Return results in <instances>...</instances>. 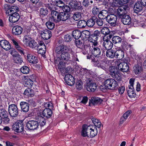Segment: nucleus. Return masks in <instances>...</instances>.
I'll return each instance as SVG.
<instances>
[{
	"label": "nucleus",
	"mask_w": 146,
	"mask_h": 146,
	"mask_svg": "<svg viewBox=\"0 0 146 146\" xmlns=\"http://www.w3.org/2000/svg\"><path fill=\"white\" fill-rule=\"evenodd\" d=\"M52 113V111L50 108H46L43 111L42 114L44 117L48 118L51 117Z\"/></svg>",
	"instance_id": "bb28decb"
},
{
	"label": "nucleus",
	"mask_w": 146,
	"mask_h": 146,
	"mask_svg": "<svg viewBox=\"0 0 146 146\" xmlns=\"http://www.w3.org/2000/svg\"><path fill=\"white\" fill-rule=\"evenodd\" d=\"M93 14L94 15H96L99 13L100 9L96 6H94L92 9Z\"/></svg>",
	"instance_id": "4d7b16f0"
},
{
	"label": "nucleus",
	"mask_w": 146,
	"mask_h": 146,
	"mask_svg": "<svg viewBox=\"0 0 146 146\" xmlns=\"http://www.w3.org/2000/svg\"><path fill=\"white\" fill-rule=\"evenodd\" d=\"M33 81L30 79H26L25 85L27 87L31 88L33 84Z\"/></svg>",
	"instance_id": "864d4df0"
},
{
	"label": "nucleus",
	"mask_w": 146,
	"mask_h": 146,
	"mask_svg": "<svg viewBox=\"0 0 146 146\" xmlns=\"http://www.w3.org/2000/svg\"><path fill=\"white\" fill-rule=\"evenodd\" d=\"M77 26L79 28H84L86 26V21L84 20H80L78 22Z\"/></svg>",
	"instance_id": "49530a36"
},
{
	"label": "nucleus",
	"mask_w": 146,
	"mask_h": 146,
	"mask_svg": "<svg viewBox=\"0 0 146 146\" xmlns=\"http://www.w3.org/2000/svg\"><path fill=\"white\" fill-rule=\"evenodd\" d=\"M118 87V84L116 81L114 79H112L111 85L110 87V90H114L117 89Z\"/></svg>",
	"instance_id": "79ce46f5"
},
{
	"label": "nucleus",
	"mask_w": 146,
	"mask_h": 146,
	"mask_svg": "<svg viewBox=\"0 0 146 146\" xmlns=\"http://www.w3.org/2000/svg\"><path fill=\"white\" fill-rule=\"evenodd\" d=\"M76 88L78 90H81L83 88L82 83L81 80H78L76 82Z\"/></svg>",
	"instance_id": "8fccbe9b"
},
{
	"label": "nucleus",
	"mask_w": 146,
	"mask_h": 146,
	"mask_svg": "<svg viewBox=\"0 0 146 146\" xmlns=\"http://www.w3.org/2000/svg\"><path fill=\"white\" fill-rule=\"evenodd\" d=\"M108 13L107 11L106 10H103L100 11L98 14L99 17L101 19H106L108 17Z\"/></svg>",
	"instance_id": "c756f323"
},
{
	"label": "nucleus",
	"mask_w": 146,
	"mask_h": 146,
	"mask_svg": "<svg viewBox=\"0 0 146 146\" xmlns=\"http://www.w3.org/2000/svg\"><path fill=\"white\" fill-rule=\"evenodd\" d=\"M115 58L120 60L124 57V52L121 50H118L115 51Z\"/></svg>",
	"instance_id": "a878e982"
},
{
	"label": "nucleus",
	"mask_w": 146,
	"mask_h": 146,
	"mask_svg": "<svg viewBox=\"0 0 146 146\" xmlns=\"http://www.w3.org/2000/svg\"><path fill=\"white\" fill-rule=\"evenodd\" d=\"M97 87L96 83L90 82L86 84V88L88 91L94 92L96 89Z\"/></svg>",
	"instance_id": "dca6fc26"
},
{
	"label": "nucleus",
	"mask_w": 146,
	"mask_h": 146,
	"mask_svg": "<svg viewBox=\"0 0 146 146\" xmlns=\"http://www.w3.org/2000/svg\"><path fill=\"white\" fill-rule=\"evenodd\" d=\"M121 38L118 36H114L112 38L113 42L115 44L121 42Z\"/></svg>",
	"instance_id": "de8ad7c7"
},
{
	"label": "nucleus",
	"mask_w": 146,
	"mask_h": 146,
	"mask_svg": "<svg viewBox=\"0 0 146 146\" xmlns=\"http://www.w3.org/2000/svg\"><path fill=\"white\" fill-rule=\"evenodd\" d=\"M32 39L28 35L25 36L23 39V42L24 44L27 46L32 40Z\"/></svg>",
	"instance_id": "09e8293b"
},
{
	"label": "nucleus",
	"mask_w": 146,
	"mask_h": 146,
	"mask_svg": "<svg viewBox=\"0 0 146 146\" xmlns=\"http://www.w3.org/2000/svg\"><path fill=\"white\" fill-rule=\"evenodd\" d=\"M13 59L15 62L17 63L20 64L23 61L21 59L20 56H19V54L17 56L13 57Z\"/></svg>",
	"instance_id": "bf43d9fd"
},
{
	"label": "nucleus",
	"mask_w": 146,
	"mask_h": 146,
	"mask_svg": "<svg viewBox=\"0 0 146 146\" xmlns=\"http://www.w3.org/2000/svg\"><path fill=\"white\" fill-rule=\"evenodd\" d=\"M112 80V78L108 79L104 81V84L106 88L110 90Z\"/></svg>",
	"instance_id": "ea45409f"
},
{
	"label": "nucleus",
	"mask_w": 146,
	"mask_h": 146,
	"mask_svg": "<svg viewBox=\"0 0 146 146\" xmlns=\"http://www.w3.org/2000/svg\"><path fill=\"white\" fill-rule=\"evenodd\" d=\"M54 3L55 5L56 6L57 10L59 9V11H60V9L62 6L64 5V3L62 1L60 0H57L55 1Z\"/></svg>",
	"instance_id": "f704fd0d"
},
{
	"label": "nucleus",
	"mask_w": 146,
	"mask_h": 146,
	"mask_svg": "<svg viewBox=\"0 0 146 146\" xmlns=\"http://www.w3.org/2000/svg\"><path fill=\"white\" fill-rule=\"evenodd\" d=\"M19 10V9L18 7L16 6H13L10 7L9 9V13H17L16 12Z\"/></svg>",
	"instance_id": "603ef678"
},
{
	"label": "nucleus",
	"mask_w": 146,
	"mask_h": 146,
	"mask_svg": "<svg viewBox=\"0 0 146 146\" xmlns=\"http://www.w3.org/2000/svg\"><path fill=\"white\" fill-rule=\"evenodd\" d=\"M90 3L92 4L93 3V1L91 0L90 1L89 0H83L82 2V4L84 6L87 7L89 6Z\"/></svg>",
	"instance_id": "13d9d810"
},
{
	"label": "nucleus",
	"mask_w": 146,
	"mask_h": 146,
	"mask_svg": "<svg viewBox=\"0 0 146 146\" xmlns=\"http://www.w3.org/2000/svg\"><path fill=\"white\" fill-rule=\"evenodd\" d=\"M37 46V43L35 41L32 39L29 43L27 46H29L30 48H35Z\"/></svg>",
	"instance_id": "6e6d98bb"
},
{
	"label": "nucleus",
	"mask_w": 146,
	"mask_h": 146,
	"mask_svg": "<svg viewBox=\"0 0 146 146\" xmlns=\"http://www.w3.org/2000/svg\"><path fill=\"white\" fill-rule=\"evenodd\" d=\"M102 101V100L100 98L96 97H92L90 100L89 104L90 106L91 104L94 105L100 104L101 103Z\"/></svg>",
	"instance_id": "a211bd4d"
},
{
	"label": "nucleus",
	"mask_w": 146,
	"mask_h": 146,
	"mask_svg": "<svg viewBox=\"0 0 146 146\" xmlns=\"http://www.w3.org/2000/svg\"><path fill=\"white\" fill-rule=\"evenodd\" d=\"M73 36L76 39H78L82 36V32L79 30H76L72 32Z\"/></svg>",
	"instance_id": "e433bc0d"
},
{
	"label": "nucleus",
	"mask_w": 146,
	"mask_h": 146,
	"mask_svg": "<svg viewBox=\"0 0 146 146\" xmlns=\"http://www.w3.org/2000/svg\"><path fill=\"white\" fill-rule=\"evenodd\" d=\"M97 20V17L93 16L91 19L88 20L86 23V25L90 27H92L94 25Z\"/></svg>",
	"instance_id": "cd10ccee"
},
{
	"label": "nucleus",
	"mask_w": 146,
	"mask_h": 146,
	"mask_svg": "<svg viewBox=\"0 0 146 146\" xmlns=\"http://www.w3.org/2000/svg\"><path fill=\"white\" fill-rule=\"evenodd\" d=\"M58 12L56 11V10H54L51 11V19L52 20L56 23V21H57V17L58 15Z\"/></svg>",
	"instance_id": "58836bf2"
},
{
	"label": "nucleus",
	"mask_w": 146,
	"mask_h": 146,
	"mask_svg": "<svg viewBox=\"0 0 146 146\" xmlns=\"http://www.w3.org/2000/svg\"><path fill=\"white\" fill-rule=\"evenodd\" d=\"M23 31V29L19 25H16L12 29V34L15 35H18L21 34Z\"/></svg>",
	"instance_id": "6ab92c4d"
},
{
	"label": "nucleus",
	"mask_w": 146,
	"mask_h": 146,
	"mask_svg": "<svg viewBox=\"0 0 146 146\" xmlns=\"http://www.w3.org/2000/svg\"><path fill=\"white\" fill-rule=\"evenodd\" d=\"M19 14L18 13H14L9 16V20L11 23H15L17 22L20 19Z\"/></svg>",
	"instance_id": "4be33fe9"
},
{
	"label": "nucleus",
	"mask_w": 146,
	"mask_h": 146,
	"mask_svg": "<svg viewBox=\"0 0 146 146\" xmlns=\"http://www.w3.org/2000/svg\"><path fill=\"white\" fill-rule=\"evenodd\" d=\"M46 25L47 28L49 29L52 30L54 27V24L50 21H48L46 23Z\"/></svg>",
	"instance_id": "052dcab7"
},
{
	"label": "nucleus",
	"mask_w": 146,
	"mask_h": 146,
	"mask_svg": "<svg viewBox=\"0 0 146 146\" xmlns=\"http://www.w3.org/2000/svg\"><path fill=\"white\" fill-rule=\"evenodd\" d=\"M126 89L127 90V94L130 98H133L136 96L134 88L132 86L131 88L128 87Z\"/></svg>",
	"instance_id": "c85d7f7f"
},
{
	"label": "nucleus",
	"mask_w": 146,
	"mask_h": 146,
	"mask_svg": "<svg viewBox=\"0 0 146 146\" xmlns=\"http://www.w3.org/2000/svg\"><path fill=\"white\" fill-rule=\"evenodd\" d=\"M13 130L16 132H21L24 129L23 122L20 121L15 123L13 125Z\"/></svg>",
	"instance_id": "9d476101"
},
{
	"label": "nucleus",
	"mask_w": 146,
	"mask_h": 146,
	"mask_svg": "<svg viewBox=\"0 0 146 146\" xmlns=\"http://www.w3.org/2000/svg\"><path fill=\"white\" fill-rule=\"evenodd\" d=\"M103 40V46L105 49L107 50L111 49L113 45L112 42L105 36L104 37Z\"/></svg>",
	"instance_id": "9b49d317"
},
{
	"label": "nucleus",
	"mask_w": 146,
	"mask_h": 146,
	"mask_svg": "<svg viewBox=\"0 0 146 146\" xmlns=\"http://www.w3.org/2000/svg\"><path fill=\"white\" fill-rule=\"evenodd\" d=\"M9 113L12 117H15L18 114L19 110L17 105L15 104H11L9 106Z\"/></svg>",
	"instance_id": "423d86ee"
},
{
	"label": "nucleus",
	"mask_w": 146,
	"mask_h": 146,
	"mask_svg": "<svg viewBox=\"0 0 146 146\" xmlns=\"http://www.w3.org/2000/svg\"><path fill=\"white\" fill-rule=\"evenodd\" d=\"M115 50H107L106 52V56L110 58H115Z\"/></svg>",
	"instance_id": "473e14b6"
},
{
	"label": "nucleus",
	"mask_w": 146,
	"mask_h": 146,
	"mask_svg": "<svg viewBox=\"0 0 146 146\" xmlns=\"http://www.w3.org/2000/svg\"><path fill=\"white\" fill-rule=\"evenodd\" d=\"M46 7L51 11L54 10H57L56 6L55 5L54 2H52V3H49L46 4Z\"/></svg>",
	"instance_id": "a18cd8bd"
},
{
	"label": "nucleus",
	"mask_w": 146,
	"mask_h": 146,
	"mask_svg": "<svg viewBox=\"0 0 146 146\" xmlns=\"http://www.w3.org/2000/svg\"><path fill=\"white\" fill-rule=\"evenodd\" d=\"M102 33L105 35H107L110 33V31L108 27H105L101 30Z\"/></svg>",
	"instance_id": "680f3d73"
},
{
	"label": "nucleus",
	"mask_w": 146,
	"mask_h": 146,
	"mask_svg": "<svg viewBox=\"0 0 146 146\" xmlns=\"http://www.w3.org/2000/svg\"><path fill=\"white\" fill-rule=\"evenodd\" d=\"M82 15V14L81 13L76 12L73 15V19L76 21H78L81 19Z\"/></svg>",
	"instance_id": "a19ab883"
},
{
	"label": "nucleus",
	"mask_w": 146,
	"mask_h": 146,
	"mask_svg": "<svg viewBox=\"0 0 146 146\" xmlns=\"http://www.w3.org/2000/svg\"><path fill=\"white\" fill-rule=\"evenodd\" d=\"M64 80L66 84L69 86H72L75 83V80L74 77L70 74H67L65 75Z\"/></svg>",
	"instance_id": "ddd939ff"
},
{
	"label": "nucleus",
	"mask_w": 146,
	"mask_h": 146,
	"mask_svg": "<svg viewBox=\"0 0 146 146\" xmlns=\"http://www.w3.org/2000/svg\"><path fill=\"white\" fill-rule=\"evenodd\" d=\"M82 128L81 135L83 137L92 138L96 135L98 133L97 128L92 125L84 124L83 125Z\"/></svg>",
	"instance_id": "7ed1b4c3"
},
{
	"label": "nucleus",
	"mask_w": 146,
	"mask_h": 146,
	"mask_svg": "<svg viewBox=\"0 0 146 146\" xmlns=\"http://www.w3.org/2000/svg\"><path fill=\"white\" fill-rule=\"evenodd\" d=\"M90 51L91 54L95 57L90 55L87 56V58L96 62V64L98 67L104 70L107 69L108 68V64L111 61L103 58L104 56L102 54L100 49L96 46H92Z\"/></svg>",
	"instance_id": "f257e3e1"
},
{
	"label": "nucleus",
	"mask_w": 146,
	"mask_h": 146,
	"mask_svg": "<svg viewBox=\"0 0 146 146\" xmlns=\"http://www.w3.org/2000/svg\"><path fill=\"white\" fill-rule=\"evenodd\" d=\"M133 71L136 74H140L143 70V68L138 64L135 65L133 67Z\"/></svg>",
	"instance_id": "2f4dec72"
},
{
	"label": "nucleus",
	"mask_w": 146,
	"mask_h": 146,
	"mask_svg": "<svg viewBox=\"0 0 146 146\" xmlns=\"http://www.w3.org/2000/svg\"><path fill=\"white\" fill-rule=\"evenodd\" d=\"M20 106L21 110L25 112H28L29 110V105L26 102H21L20 103Z\"/></svg>",
	"instance_id": "393cba45"
},
{
	"label": "nucleus",
	"mask_w": 146,
	"mask_h": 146,
	"mask_svg": "<svg viewBox=\"0 0 146 146\" xmlns=\"http://www.w3.org/2000/svg\"><path fill=\"white\" fill-rule=\"evenodd\" d=\"M38 53L40 54H44L46 51V47L43 42H40L37 46Z\"/></svg>",
	"instance_id": "aec40b11"
},
{
	"label": "nucleus",
	"mask_w": 146,
	"mask_h": 146,
	"mask_svg": "<svg viewBox=\"0 0 146 146\" xmlns=\"http://www.w3.org/2000/svg\"><path fill=\"white\" fill-rule=\"evenodd\" d=\"M98 38L96 36H94L92 37L90 36L89 38V41L90 42V45L92 46H96L98 44L97 40H98Z\"/></svg>",
	"instance_id": "72a5a7b5"
},
{
	"label": "nucleus",
	"mask_w": 146,
	"mask_h": 146,
	"mask_svg": "<svg viewBox=\"0 0 146 146\" xmlns=\"http://www.w3.org/2000/svg\"><path fill=\"white\" fill-rule=\"evenodd\" d=\"M70 10L71 8L69 6L64 5L60 9V10H63L64 12H68L70 11Z\"/></svg>",
	"instance_id": "e2e57ef3"
},
{
	"label": "nucleus",
	"mask_w": 146,
	"mask_h": 146,
	"mask_svg": "<svg viewBox=\"0 0 146 146\" xmlns=\"http://www.w3.org/2000/svg\"><path fill=\"white\" fill-rule=\"evenodd\" d=\"M7 112L4 109H1L0 110V116L2 118H6L7 117Z\"/></svg>",
	"instance_id": "c03bdc74"
},
{
	"label": "nucleus",
	"mask_w": 146,
	"mask_h": 146,
	"mask_svg": "<svg viewBox=\"0 0 146 146\" xmlns=\"http://www.w3.org/2000/svg\"><path fill=\"white\" fill-rule=\"evenodd\" d=\"M12 42L14 45L15 48L21 54H24V49L21 47L18 42L15 40L14 39H11Z\"/></svg>",
	"instance_id": "5701e85b"
},
{
	"label": "nucleus",
	"mask_w": 146,
	"mask_h": 146,
	"mask_svg": "<svg viewBox=\"0 0 146 146\" xmlns=\"http://www.w3.org/2000/svg\"><path fill=\"white\" fill-rule=\"evenodd\" d=\"M29 68L26 66H23L21 69V72L23 74H27L29 72Z\"/></svg>",
	"instance_id": "5fc2aeb1"
},
{
	"label": "nucleus",
	"mask_w": 146,
	"mask_h": 146,
	"mask_svg": "<svg viewBox=\"0 0 146 146\" xmlns=\"http://www.w3.org/2000/svg\"><path fill=\"white\" fill-rule=\"evenodd\" d=\"M117 17L113 14L109 15L107 18V21L110 23L111 26H115L116 24Z\"/></svg>",
	"instance_id": "1a4fd4ad"
},
{
	"label": "nucleus",
	"mask_w": 146,
	"mask_h": 146,
	"mask_svg": "<svg viewBox=\"0 0 146 146\" xmlns=\"http://www.w3.org/2000/svg\"><path fill=\"white\" fill-rule=\"evenodd\" d=\"M123 23L125 25H128L131 23V18L129 16L126 14L120 17Z\"/></svg>",
	"instance_id": "b1692460"
},
{
	"label": "nucleus",
	"mask_w": 146,
	"mask_h": 146,
	"mask_svg": "<svg viewBox=\"0 0 146 146\" xmlns=\"http://www.w3.org/2000/svg\"><path fill=\"white\" fill-rule=\"evenodd\" d=\"M9 52L13 56V58L18 55L17 52L15 49L13 48L11 49Z\"/></svg>",
	"instance_id": "69168bd1"
},
{
	"label": "nucleus",
	"mask_w": 146,
	"mask_h": 146,
	"mask_svg": "<svg viewBox=\"0 0 146 146\" xmlns=\"http://www.w3.org/2000/svg\"><path fill=\"white\" fill-rule=\"evenodd\" d=\"M110 63H112V64L118 66V69L123 72H127L129 69V66L127 63L121 62L118 60H114L111 61Z\"/></svg>",
	"instance_id": "20e7f679"
},
{
	"label": "nucleus",
	"mask_w": 146,
	"mask_h": 146,
	"mask_svg": "<svg viewBox=\"0 0 146 146\" xmlns=\"http://www.w3.org/2000/svg\"><path fill=\"white\" fill-rule=\"evenodd\" d=\"M60 58H58L57 59L55 60V62L56 64H57L58 63V69L60 70H63L64 68V63L62 61L60 60V61L59 62V60Z\"/></svg>",
	"instance_id": "c9c22d12"
},
{
	"label": "nucleus",
	"mask_w": 146,
	"mask_h": 146,
	"mask_svg": "<svg viewBox=\"0 0 146 146\" xmlns=\"http://www.w3.org/2000/svg\"><path fill=\"white\" fill-rule=\"evenodd\" d=\"M68 15L66 14L64 12H61L58 15L57 17V21H56V23L60 21H65L66 19H67Z\"/></svg>",
	"instance_id": "f3484780"
},
{
	"label": "nucleus",
	"mask_w": 146,
	"mask_h": 146,
	"mask_svg": "<svg viewBox=\"0 0 146 146\" xmlns=\"http://www.w3.org/2000/svg\"><path fill=\"white\" fill-rule=\"evenodd\" d=\"M0 45L2 48L6 51L11 49V46L9 42L5 40H3L0 41Z\"/></svg>",
	"instance_id": "4468645a"
},
{
	"label": "nucleus",
	"mask_w": 146,
	"mask_h": 146,
	"mask_svg": "<svg viewBox=\"0 0 146 146\" xmlns=\"http://www.w3.org/2000/svg\"><path fill=\"white\" fill-rule=\"evenodd\" d=\"M39 12L40 17H43L48 14V11L46 7H42L40 9Z\"/></svg>",
	"instance_id": "4c0bfd02"
},
{
	"label": "nucleus",
	"mask_w": 146,
	"mask_h": 146,
	"mask_svg": "<svg viewBox=\"0 0 146 146\" xmlns=\"http://www.w3.org/2000/svg\"><path fill=\"white\" fill-rule=\"evenodd\" d=\"M129 0H115V1H113L111 4L112 7L119 6V5H122L128 3Z\"/></svg>",
	"instance_id": "412c9836"
},
{
	"label": "nucleus",
	"mask_w": 146,
	"mask_h": 146,
	"mask_svg": "<svg viewBox=\"0 0 146 146\" xmlns=\"http://www.w3.org/2000/svg\"><path fill=\"white\" fill-rule=\"evenodd\" d=\"M76 44L77 46L80 48L83 49L84 47L83 44L80 40L76 41Z\"/></svg>",
	"instance_id": "0e129e2a"
},
{
	"label": "nucleus",
	"mask_w": 146,
	"mask_h": 146,
	"mask_svg": "<svg viewBox=\"0 0 146 146\" xmlns=\"http://www.w3.org/2000/svg\"><path fill=\"white\" fill-rule=\"evenodd\" d=\"M32 90L30 88H28L26 89L24 92V95L29 96L32 93Z\"/></svg>",
	"instance_id": "338daca9"
},
{
	"label": "nucleus",
	"mask_w": 146,
	"mask_h": 146,
	"mask_svg": "<svg viewBox=\"0 0 146 146\" xmlns=\"http://www.w3.org/2000/svg\"><path fill=\"white\" fill-rule=\"evenodd\" d=\"M55 52L60 55L61 60L66 61L79 62L76 53L67 46L60 45L56 47Z\"/></svg>",
	"instance_id": "f03ea898"
},
{
	"label": "nucleus",
	"mask_w": 146,
	"mask_h": 146,
	"mask_svg": "<svg viewBox=\"0 0 146 146\" xmlns=\"http://www.w3.org/2000/svg\"><path fill=\"white\" fill-rule=\"evenodd\" d=\"M51 31L47 29L43 30L41 33V36L42 37L46 40L49 39L51 36Z\"/></svg>",
	"instance_id": "2eb2a0df"
},
{
	"label": "nucleus",
	"mask_w": 146,
	"mask_h": 146,
	"mask_svg": "<svg viewBox=\"0 0 146 146\" xmlns=\"http://www.w3.org/2000/svg\"><path fill=\"white\" fill-rule=\"evenodd\" d=\"M82 36L83 38H89L90 35V32L86 30L83 31L82 33Z\"/></svg>",
	"instance_id": "3c124183"
},
{
	"label": "nucleus",
	"mask_w": 146,
	"mask_h": 146,
	"mask_svg": "<svg viewBox=\"0 0 146 146\" xmlns=\"http://www.w3.org/2000/svg\"><path fill=\"white\" fill-rule=\"evenodd\" d=\"M74 6L75 9L78 10H81L83 9L82 6L78 3L75 4Z\"/></svg>",
	"instance_id": "774afa93"
},
{
	"label": "nucleus",
	"mask_w": 146,
	"mask_h": 146,
	"mask_svg": "<svg viewBox=\"0 0 146 146\" xmlns=\"http://www.w3.org/2000/svg\"><path fill=\"white\" fill-rule=\"evenodd\" d=\"M27 60L29 63L32 64H36L38 62L37 57L30 53L27 54Z\"/></svg>",
	"instance_id": "f8f14e48"
},
{
	"label": "nucleus",
	"mask_w": 146,
	"mask_h": 146,
	"mask_svg": "<svg viewBox=\"0 0 146 146\" xmlns=\"http://www.w3.org/2000/svg\"><path fill=\"white\" fill-rule=\"evenodd\" d=\"M143 8L141 4L139 3H136L134 7V10L135 12L138 13L139 12H141L142 11Z\"/></svg>",
	"instance_id": "7c9ffc66"
},
{
	"label": "nucleus",
	"mask_w": 146,
	"mask_h": 146,
	"mask_svg": "<svg viewBox=\"0 0 146 146\" xmlns=\"http://www.w3.org/2000/svg\"><path fill=\"white\" fill-rule=\"evenodd\" d=\"M39 125L38 121L35 120L29 121L26 124L27 128L31 130H34L37 129Z\"/></svg>",
	"instance_id": "6e6552de"
},
{
	"label": "nucleus",
	"mask_w": 146,
	"mask_h": 146,
	"mask_svg": "<svg viewBox=\"0 0 146 146\" xmlns=\"http://www.w3.org/2000/svg\"><path fill=\"white\" fill-rule=\"evenodd\" d=\"M92 122L94 125V126L96 127H97L98 128L100 127L101 126V123L98 119L93 118L92 119Z\"/></svg>",
	"instance_id": "37998d69"
},
{
	"label": "nucleus",
	"mask_w": 146,
	"mask_h": 146,
	"mask_svg": "<svg viewBox=\"0 0 146 146\" xmlns=\"http://www.w3.org/2000/svg\"><path fill=\"white\" fill-rule=\"evenodd\" d=\"M119 70L116 67L113 66H111L109 68V70L111 73V77L117 80H120L121 75L120 73Z\"/></svg>",
	"instance_id": "39448f33"
},
{
	"label": "nucleus",
	"mask_w": 146,
	"mask_h": 146,
	"mask_svg": "<svg viewBox=\"0 0 146 146\" xmlns=\"http://www.w3.org/2000/svg\"><path fill=\"white\" fill-rule=\"evenodd\" d=\"M127 8V6L125 5L119 6L116 11V13L118 16L120 18L126 15L127 12L126 10Z\"/></svg>",
	"instance_id": "0eeeda50"
}]
</instances>
